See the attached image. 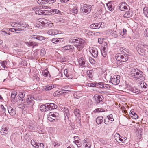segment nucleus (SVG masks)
<instances>
[{
  "instance_id": "61",
  "label": "nucleus",
  "mask_w": 148,
  "mask_h": 148,
  "mask_svg": "<svg viewBox=\"0 0 148 148\" xmlns=\"http://www.w3.org/2000/svg\"><path fill=\"white\" fill-rule=\"evenodd\" d=\"M34 42H27V44L29 46H33Z\"/></svg>"
},
{
  "instance_id": "38",
  "label": "nucleus",
  "mask_w": 148,
  "mask_h": 148,
  "mask_svg": "<svg viewBox=\"0 0 148 148\" xmlns=\"http://www.w3.org/2000/svg\"><path fill=\"white\" fill-rule=\"evenodd\" d=\"M31 144L35 148L36 147L37 145V142L34 140H32L31 141Z\"/></svg>"
},
{
  "instance_id": "28",
  "label": "nucleus",
  "mask_w": 148,
  "mask_h": 148,
  "mask_svg": "<svg viewBox=\"0 0 148 148\" xmlns=\"http://www.w3.org/2000/svg\"><path fill=\"white\" fill-rule=\"evenodd\" d=\"M60 39L59 38H53L51 40L53 43L56 44L57 42H59L60 41V42H62L61 41V40H60Z\"/></svg>"
},
{
  "instance_id": "24",
  "label": "nucleus",
  "mask_w": 148,
  "mask_h": 148,
  "mask_svg": "<svg viewBox=\"0 0 148 148\" xmlns=\"http://www.w3.org/2000/svg\"><path fill=\"white\" fill-rule=\"evenodd\" d=\"M47 106H46V103L45 105H41L40 107V109L42 111L46 112L47 111Z\"/></svg>"
},
{
  "instance_id": "1",
  "label": "nucleus",
  "mask_w": 148,
  "mask_h": 148,
  "mask_svg": "<svg viewBox=\"0 0 148 148\" xmlns=\"http://www.w3.org/2000/svg\"><path fill=\"white\" fill-rule=\"evenodd\" d=\"M130 71L132 73L131 76L133 78L143 80L144 79L143 73L139 70L134 68H132Z\"/></svg>"
},
{
  "instance_id": "15",
  "label": "nucleus",
  "mask_w": 148,
  "mask_h": 148,
  "mask_svg": "<svg viewBox=\"0 0 148 148\" xmlns=\"http://www.w3.org/2000/svg\"><path fill=\"white\" fill-rule=\"evenodd\" d=\"M102 23L103 22H99L92 24L90 25V27L92 29H99L101 27Z\"/></svg>"
},
{
  "instance_id": "39",
  "label": "nucleus",
  "mask_w": 148,
  "mask_h": 148,
  "mask_svg": "<svg viewBox=\"0 0 148 148\" xmlns=\"http://www.w3.org/2000/svg\"><path fill=\"white\" fill-rule=\"evenodd\" d=\"M111 36L114 38H116L118 36V34L116 32L112 31L111 32Z\"/></svg>"
},
{
  "instance_id": "62",
  "label": "nucleus",
  "mask_w": 148,
  "mask_h": 148,
  "mask_svg": "<svg viewBox=\"0 0 148 148\" xmlns=\"http://www.w3.org/2000/svg\"><path fill=\"white\" fill-rule=\"evenodd\" d=\"M40 20V22L41 23L42 25H44L45 24V22H44V21H45V19L42 18Z\"/></svg>"
},
{
  "instance_id": "37",
  "label": "nucleus",
  "mask_w": 148,
  "mask_h": 148,
  "mask_svg": "<svg viewBox=\"0 0 148 148\" xmlns=\"http://www.w3.org/2000/svg\"><path fill=\"white\" fill-rule=\"evenodd\" d=\"M106 5L110 11H112L114 9V7L112 6L110 3H108L106 4Z\"/></svg>"
},
{
  "instance_id": "36",
  "label": "nucleus",
  "mask_w": 148,
  "mask_h": 148,
  "mask_svg": "<svg viewBox=\"0 0 148 148\" xmlns=\"http://www.w3.org/2000/svg\"><path fill=\"white\" fill-rule=\"evenodd\" d=\"M13 24H14V26H12L14 27H20L21 26V22H14L12 23Z\"/></svg>"
},
{
  "instance_id": "5",
  "label": "nucleus",
  "mask_w": 148,
  "mask_h": 148,
  "mask_svg": "<svg viewBox=\"0 0 148 148\" xmlns=\"http://www.w3.org/2000/svg\"><path fill=\"white\" fill-rule=\"evenodd\" d=\"M47 7L44 6H39L34 7L32 10L34 11L36 14L42 15L45 14V12L42 9H46Z\"/></svg>"
},
{
  "instance_id": "29",
  "label": "nucleus",
  "mask_w": 148,
  "mask_h": 148,
  "mask_svg": "<svg viewBox=\"0 0 148 148\" xmlns=\"http://www.w3.org/2000/svg\"><path fill=\"white\" fill-rule=\"evenodd\" d=\"M64 111L65 114V117H66V116L68 119L70 116V114L69 112L68 109L64 108Z\"/></svg>"
},
{
  "instance_id": "13",
  "label": "nucleus",
  "mask_w": 148,
  "mask_h": 148,
  "mask_svg": "<svg viewBox=\"0 0 148 148\" xmlns=\"http://www.w3.org/2000/svg\"><path fill=\"white\" fill-rule=\"evenodd\" d=\"M62 48L63 51H66L67 50L73 52L75 51L74 47L71 45H66L63 47Z\"/></svg>"
},
{
  "instance_id": "8",
  "label": "nucleus",
  "mask_w": 148,
  "mask_h": 148,
  "mask_svg": "<svg viewBox=\"0 0 148 148\" xmlns=\"http://www.w3.org/2000/svg\"><path fill=\"white\" fill-rule=\"evenodd\" d=\"M129 6L125 2H122L120 5L119 9L122 11H128Z\"/></svg>"
},
{
  "instance_id": "54",
  "label": "nucleus",
  "mask_w": 148,
  "mask_h": 148,
  "mask_svg": "<svg viewBox=\"0 0 148 148\" xmlns=\"http://www.w3.org/2000/svg\"><path fill=\"white\" fill-rule=\"evenodd\" d=\"M103 41V38H99L98 39V42L99 44H102Z\"/></svg>"
},
{
  "instance_id": "25",
  "label": "nucleus",
  "mask_w": 148,
  "mask_h": 148,
  "mask_svg": "<svg viewBox=\"0 0 148 148\" xmlns=\"http://www.w3.org/2000/svg\"><path fill=\"white\" fill-rule=\"evenodd\" d=\"M87 74L88 77L90 78H91L93 77V71L92 70L87 71L86 72Z\"/></svg>"
},
{
  "instance_id": "42",
  "label": "nucleus",
  "mask_w": 148,
  "mask_h": 148,
  "mask_svg": "<svg viewBox=\"0 0 148 148\" xmlns=\"http://www.w3.org/2000/svg\"><path fill=\"white\" fill-rule=\"evenodd\" d=\"M1 66L3 67V68H7L6 66L7 64V62L5 61H4L1 62Z\"/></svg>"
},
{
  "instance_id": "40",
  "label": "nucleus",
  "mask_w": 148,
  "mask_h": 148,
  "mask_svg": "<svg viewBox=\"0 0 148 148\" xmlns=\"http://www.w3.org/2000/svg\"><path fill=\"white\" fill-rule=\"evenodd\" d=\"M47 0H38V3L40 4H45L47 3Z\"/></svg>"
},
{
  "instance_id": "11",
  "label": "nucleus",
  "mask_w": 148,
  "mask_h": 148,
  "mask_svg": "<svg viewBox=\"0 0 148 148\" xmlns=\"http://www.w3.org/2000/svg\"><path fill=\"white\" fill-rule=\"evenodd\" d=\"M47 111H50L52 110L56 109L57 108V106L53 103H46Z\"/></svg>"
},
{
  "instance_id": "18",
  "label": "nucleus",
  "mask_w": 148,
  "mask_h": 148,
  "mask_svg": "<svg viewBox=\"0 0 148 148\" xmlns=\"http://www.w3.org/2000/svg\"><path fill=\"white\" fill-rule=\"evenodd\" d=\"M111 81L113 84L115 85L118 84L120 82L118 78L116 76H114L113 78H111Z\"/></svg>"
},
{
  "instance_id": "22",
  "label": "nucleus",
  "mask_w": 148,
  "mask_h": 148,
  "mask_svg": "<svg viewBox=\"0 0 148 148\" xmlns=\"http://www.w3.org/2000/svg\"><path fill=\"white\" fill-rule=\"evenodd\" d=\"M42 89V90L43 91L46 90L47 91H49L52 89V86L51 85H48L47 86H43Z\"/></svg>"
},
{
  "instance_id": "35",
  "label": "nucleus",
  "mask_w": 148,
  "mask_h": 148,
  "mask_svg": "<svg viewBox=\"0 0 148 148\" xmlns=\"http://www.w3.org/2000/svg\"><path fill=\"white\" fill-rule=\"evenodd\" d=\"M143 13L145 16L148 18V8L147 7L144 8Z\"/></svg>"
},
{
  "instance_id": "16",
  "label": "nucleus",
  "mask_w": 148,
  "mask_h": 148,
  "mask_svg": "<svg viewBox=\"0 0 148 148\" xmlns=\"http://www.w3.org/2000/svg\"><path fill=\"white\" fill-rule=\"evenodd\" d=\"M89 51L90 52L91 54L94 57L96 58L97 57L98 54V52L96 48H92Z\"/></svg>"
},
{
  "instance_id": "21",
  "label": "nucleus",
  "mask_w": 148,
  "mask_h": 148,
  "mask_svg": "<svg viewBox=\"0 0 148 148\" xmlns=\"http://www.w3.org/2000/svg\"><path fill=\"white\" fill-rule=\"evenodd\" d=\"M103 117L101 116H99L96 119V122L98 125L100 124L103 121Z\"/></svg>"
},
{
  "instance_id": "46",
  "label": "nucleus",
  "mask_w": 148,
  "mask_h": 148,
  "mask_svg": "<svg viewBox=\"0 0 148 148\" xmlns=\"http://www.w3.org/2000/svg\"><path fill=\"white\" fill-rule=\"evenodd\" d=\"M101 51H107V48L106 45H104V47L103 46L101 47Z\"/></svg>"
},
{
  "instance_id": "43",
  "label": "nucleus",
  "mask_w": 148,
  "mask_h": 148,
  "mask_svg": "<svg viewBox=\"0 0 148 148\" xmlns=\"http://www.w3.org/2000/svg\"><path fill=\"white\" fill-rule=\"evenodd\" d=\"M44 145L42 143H37L36 147L37 148H43L44 147Z\"/></svg>"
},
{
  "instance_id": "34",
  "label": "nucleus",
  "mask_w": 148,
  "mask_h": 148,
  "mask_svg": "<svg viewBox=\"0 0 148 148\" xmlns=\"http://www.w3.org/2000/svg\"><path fill=\"white\" fill-rule=\"evenodd\" d=\"M25 93V92L24 91L19 92L18 95L21 99H22L24 97Z\"/></svg>"
},
{
  "instance_id": "30",
  "label": "nucleus",
  "mask_w": 148,
  "mask_h": 148,
  "mask_svg": "<svg viewBox=\"0 0 148 148\" xmlns=\"http://www.w3.org/2000/svg\"><path fill=\"white\" fill-rule=\"evenodd\" d=\"M42 74L43 76L45 77L48 76L49 75V72L47 69H45L42 71Z\"/></svg>"
},
{
  "instance_id": "44",
  "label": "nucleus",
  "mask_w": 148,
  "mask_h": 148,
  "mask_svg": "<svg viewBox=\"0 0 148 148\" xmlns=\"http://www.w3.org/2000/svg\"><path fill=\"white\" fill-rule=\"evenodd\" d=\"M52 12L53 13H54L55 14H61V11L56 9H55L53 10Z\"/></svg>"
},
{
  "instance_id": "26",
  "label": "nucleus",
  "mask_w": 148,
  "mask_h": 148,
  "mask_svg": "<svg viewBox=\"0 0 148 148\" xmlns=\"http://www.w3.org/2000/svg\"><path fill=\"white\" fill-rule=\"evenodd\" d=\"M34 39H36L40 40H43L45 39V38L40 35H36L34 36Z\"/></svg>"
},
{
  "instance_id": "4",
  "label": "nucleus",
  "mask_w": 148,
  "mask_h": 148,
  "mask_svg": "<svg viewBox=\"0 0 148 148\" xmlns=\"http://www.w3.org/2000/svg\"><path fill=\"white\" fill-rule=\"evenodd\" d=\"M147 47V45H144L143 43L141 42L137 46L136 49L138 53L141 55L144 56L145 55L146 51L144 48Z\"/></svg>"
},
{
  "instance_id": "33",
  "label": "nucleus",
  "mask_w": 148,
  "mask_h": 148,
  "mask_svg": "<svg viewBox=\"0 0 148 148\" xmlns=\"http://www.w3.org/2000/svg\"><path fill=\"white\" fill-rule=\"evenodd\" d=\"M78 12V10L76 8H73L72 10H70V13L73 15L77 14V13Z\"/></svg>"
},
{
  "instance_id": "52",
  "label": "nucleus",
  "mask_w": 148,
  "mask_h": 148,
  "mask_svg": "<svg viewBox=\"0 0 148 148\" xmlns=\"http://www.w3.org/2000/svg\"><path fill=\"white\" fill-rule=\"evenodd\" d=\"M85 33L88 36H90L92 35L91 33H92V32H91L88 30H86Z\"/></svg>"
},
{
  "instance_id": "2",
  "label": "nucleus",
  "mask_w": 148,
  "mask_h": 148,
  "mask_svg": "<svg viewBox=\"0 0 148 148\" xmlns=\"http://www.w3.org/2000/svg\"><path fill=\"white\" fill-rule=\"evenodd\" d=\"M115 57L117 60L122 62L127 61L129 58L128 55L125 53L123 51H121V53L116 54Z\"/></svg>"
},
{
  "instance_id": "50",
  "label": "nucleus",
  "mask_w": 148,
  "mask_h": 148,
  "mask_svg": "<svg viewBox=\"0 0 148 148\" xmlns=\"http://www.w3.org/2000/svg\"><path fill=\"white\" fill-rule=\"evenodd\" d=\"M104 110L102 108H97L95 109V110L94 111L97 112H103Z\"/></svg>"
},
{
  "instance_id": "10",
  "label": "nucleus",
  "mask_w": 148,
  "mask_h": 148,
  "mask_svg": "<svg viewBox=\"0 0 148 148\" xmlns=\"http://www.w3.org/2000/svg\"><path fill=\"white\" fill-rule=\"evenodd\" d=\"M103 99V96L101 95H95L93 97V99L96 103H99Z\"/></svg>"
},
{
  "instance_id": "20",
  "label": "nucleus",
  "mask_w": 148,
  "mask_h": 148,
  "mask_svg": "<svg viewBox=\"0 0 148 148\" xmlns=\"http://www.w3.org/2000/svg\"><path fill=\"white\" fill-rule=\"evenodd\" d=\"M130 114L131 117L134 119H136L138 118V115L134 111V110H131Z\"/></svg>"
},
{
  "instance_id": "60",
  "label": "nucleus",
  "mask_w": 148,
  "mask_h": 148,
  "mask_svg": "<svg viewBox=\"0 0 148 148\" xmlns=\"http://www.w3.org/2000/svg\"><path fill=\"white\" fill-rule=\"evenodd\" d=\"M24 105L23 104H19L18 105V107L20 108H24Z\"/></svg>"
},
{
  "instance_id": "7",
  "label": "nucleus",
  "mask_w": 148,
  "mask_h": 148,
  "mask_svg": "<svg viewBox=\"0 0 148 148\" xmlns=\"http://www.w3.org/2000/svg\"><path fill=\"white\" fill-rule=\"evenodd\" d=\"M34 97L32 95H28L27 99V102L30 108H32L34 103Z\"/></svg>"
},
{
  "instance_id": "48",
  "label": "nucleus",
  "mask_w": 148,
  "mask_h": 148,
  "mask_svg": "<svg viewBox=\"0 0 148 148\" xmlns=\"http://www.w3.org/2000/svg\"><path fill=\"white\" fill-rule=\"evenodd\" d=\"M0 108L2 110V112H3V114H4L5 113V112L6 111L5 108L3 106L2 104L1 105Z\"/></svg>"
},
{
  "instance_id": "55",
  "label": "nucleus",
  "mask_w": 148,
  "mask_h": 148,
  "mask_svg": "<svg viewBox=\"0 0 148 148\" xmlns=\"http://www.w3.org/2000/svg\"><path fill=\"white\" fill-rule=\"evenodd\" d=\"M28 26V24L26 23H21V26L23 27H27Z\"/></svg>"
},
{
  "instance_id": "47",
  "label": "nucleus",
  "mask_w": 148,
  "mask_h": 148,
  "mask_svg": "<svg viewBox=\"0 0 148 148\" xmlns=\"http://www.w3.org/2000/svg\"><path fill=\"white\" fill-rule=\"evenodd\" d=\"M107 117L108 119V120H109L112 121H114V119L113 118V115L112 114L108 115L107 116Z\"/></svg>"
},
{
  "instance_id": "9",
  "label": "nucleus",
  "mask_w": 148,
  "mask_h": 148,
  "mask_svg": "<svg viewBox=\"0 0 148 148\" xmlns=\"http://www.w3.org/2000/svg\"><path fill=\"white\" fill-rule=\"evenodd\" d=\"M8 132V125H3L1 129L0 132L1 135H5L7 134Z\"/></svg>"
},
{
  "instance_id": "27",
  "label": "nucleus",
  "mask_w": 148,
  "mask_h": 148,
  "mask_svg": "<svg viewBox=\"0 0 148 148\" xmlns=\"http://www.w3.org/2000/svg\"><path fill=\"white\" fill-rule=\"evenodd\" d=\"M132 14L131 12L127 11H126V13L124 14L123 16L124 17L129 18L131 17Z\"/></svg>"
},
{
  "instance_id": "59",
  "label": "nucleus",
  "mask_w": 148,
  "mask_h": 148,
  "mask_svg": "<svg viewBox=\"0 0 148 148\" xmlns=\"http://www.w3.org/2000/svg\"><path fill=\"white\" fill-rule=\"evenodd\" d=\"M88 140L87 138H86L83 141V143L84 144H88Z\"/></svg>"
},
{
  "instance_id": "32",
  "label": "nucleus",
  "mask_w": 148,
  "mask_h": 148,
  "mask_svg": "<svg viewBox=\"0 0 148 148\" xmlns=\"http://www.w3.org/2000/svg\"><path fill=\"white\" fill-rule=\"evenodd\" d=\"M58 116H47L48 120L50 121L53 122V120H55L57 118Z\"/></svg>"
},
{
  "instance_id": "63",
  "label": "nucleus",
  "mask_w": 148,
  "mask_h": 148,
  "mask_svg": "<svg viewBox=\"0 0 148 148\" xmlns=\"http://www.w3.org/2000/svg\"><path fill=\"white\" fill-rule=\"evenodd\" d=\"M66 77L69 79H71L73 77V75H69V74H68V75L66 76Z\"/></svg>"
},
{
  "instance_id": "56",
  "label": "nucleus",
  "mask_w": 148,
  "mask_h": 148,
  "mask_svg": "<svg viewBox=\"0 0 148 148\" xmlns=\"http://www.w3.org/2000/svg\"><path fill=\"white\" fill-rule=\"evenodd\" d=\"M101 54H102V56H103L104 57H106V55H107V51H101Z\"/></svg>"
},
{
  "instance_id": "58",
  "label": "nucleus",
  "mask_w": 148,
  "mask_h": 148,
  "mask_svg": "<svg viewBox=\"0 0 148 148\" xmlns=\"http://www.w3.org/2000/svg\"><path fill=\"white\" fill-rule=\"evenodd\" d=\"M10 30L12 32H15V31L19 30L13 28L10 29Z\"/></svg>"
},
{
  "instance_id": "53",
  "label": "nucleus",
  "mask_w": 148,
  "mask_h": 148,
  "mask_svg": "<svg viewBox=\"0 0 148 148\" xmlns=\"http://www.w3.org/2000/svg\"><path fill=\"white\" fill-rule=\"evenodd\" d=\"M141 86L142 87H143L145 88H146L147 87V85L146 83L143 82V83H141Z\"/></svg>"
},
{
  "instance_id": "17",
  "label": "nucleus",
  "mask_w": 148,
  "mask_h": 148,
  "mask_svg": "<svg viewBox=\"0 0 148 148\" xmlns=\"http://www.w3.org/2000/svg\"><path fill=\"white\" fill-rule=\"evenodd\" d=\"M126 89L127 90H129L131 91L133 93L138 94L140 92V91L138 89H136V88H131L129 86V88H128V86L127 87H126Z\"/></svg>"
},
{
  "instance_id": "12",
  "label": "nucleus",
  "mask_w": 148,
  "mask_h": 148,
  "mask_svg": "<svg viewBox=\"0 0 148 148\" xmlns=\"http://www.w3.org/2000/svg\"><path fill=\"white\" fill-rule=\"evenodd\" d=\"M74 113L76 117V120L78 122H80L81 120L80 111L78 109H75Z\"/></svg>"
},
{
  "instance_id": "23",
  "label": "nucleus",
  "mask_w": 148,
  "mask_h": 148,
  "mask_svg": "<svg viewBox=\"0 0 148 148\" xmlns=\"http://www.w3.org/2000/svg\"><path fill=\"white\" fill-rule=\"evenodd\" d=\"M79 65L82 66H84L85 64V60L83 58H81L79 60Z\"/></svg>"
},
{
  "instance_id": "3",
  "label": "nucleus",
  "mask_w": 148,
  "mask_h": 148,
  "mask_svg": "<svg viewBox=\"0 0 148 148\" xmlns=\"http://www.w3.org/2000/svg\"><path fill=\"white\" fill-rule=\"evenodd\" d=\"M70 42L73 43H76L75 46L77 47V49L79 50L80 49H82L84 47V40L82 39H79L78 40L77 39H71Z\"/></svg>"
},
{
  "instance_id": "49",
  "label": "nucleus",
  "mask_w": 148,
  "mask_h": 148,
  "mask_svg": "<svg viewBox=\"0 0 148 148\" xmlns=\"http://www.w3.org/2000/svg\"><path fill=\"white\" fill-rule=\"evenodd\" d=\"M63 88H62V90L61 91H59L58 92V94H62L63 93H65L67 92V91H68V90H64V89H62Z\"/></svg>"
},
{
  "instance_id": "41",
  "label": "nucleus",
  "mask_w": 148,
  "mask_h": 148,
  "mask_svg": "<svg viewBox=\"0 0 148 148\" xmlns=\"http://www.w3.org/2000/svg\"><path fill=\"white\" fill-rule=\"evenodd\" d=\"M17 94L15 92H12L11 94V97L12 99H11V101L12 102L14 101V99L15 100V99Z\"/></svg>"
},
{
  "instance_id": "14",
  "label": "nucleus",
  "mask_w": 148,
  "mask_h": 148,
  "mask_svg": "<svg viewBox=\"0 0 148 148\" xmlns=\"http://www.w3.org/2000/svg\"><path fill=\"white\" fill-rule=\"evenodd\" d=\"M15 108L14 107L9 106L8 108V110L9 113L12 116H14L16 114Z\"/></svg>"
},
{
  "instance_id": "6",
  "label": "nucleus",
  "mask_w": 148,
  "mask_h": 148,
  "mask_svg": "<svg viewBox=\"0 0 148 148\" xmlns=\"http://www.w3.org/2000/svg\"><path fill=\"white\" fill-rule=\"evenodd\" d=\"M91 5L85 4L82 6L81 8H82V11L83 13H88L91 11Z\"/></svg>"
},
{
  "instance_id": "51",
  "label": "nucleus",
  "mask_w": 148,
  "mask_h": 148,
  "mask_svg": "<svg viewBox=\"0 0 148 148\" xmlns=\"http://www.w3.org/2000/svg\"><path fill=\"white\" fill-rule=\"evenodd\" d=\"M120 135L118 133H116L115 135V139L116 141L118 140V139L120 138Z\"/></svg>"
},
{
  "instance_id": "31",
  "label": "nucleus",
  "mask_w": 148,
  "mask_h": 148,
  "mask_svg": "<svg viewBox=\"0 0 148 148\" xmlns=\"http://www.w3.org/2000/svg\"><path fill=\"white\" fill-rule=\"evenodd\" d=\"M59 114L56 112H50L47 115V116H58Z\"/></svg>"
},
{
  "instance_id": "19",
  "label": "nucleus",
  "mask_w": 148,
  "mask_h": 148,
  "mask_svg": "<svg viewBox=\"0 0 148 148\" xmlns=\"http://www.w3.org/2000/svg\"><path fill=\"white\" fill-rule=\"evenodd\" d=\"M47 33L49 35H53L58 34L59 32L56 30L50 29L48 31Z\"/></svg>"
},
{
  "instance_id": "57",
  "label": "nucleus",
  "mask_w": 148,
  "mask_h": 148,
  "mask_svg": "<svg viewBox=\"0 0 148 148\" xmlns=\"http://www.w3.org/2000/svg\"><path fill=\"white\" fill-rule=\"evenodd\" d=\"M88 86L90 87H95L96 86V84L93 83H88Z\"/></svg>"
},
{
  "instance_id": "64",
  "label": "nucleus",
  "mask_w": 148,
  "mask_h": 148,
  "mask_svg": "<svg viewBox=\"0 0 148 148\" xmlns=\"http://www.w3.org/2000/svg\"><path fill=\"white\" fill-rule=\"evenodd\" d=\"M35 127V126L33 125H32L31 124L30 125L29 127V129L31 130H33L34 128Z\"/></svg>"
},
{
  "instance_id": "45",
  "label": "nucleus",
  "mask_w": 148,
  "mask_h": 148,
  "mask_svg": "<svg viewBox=\"0 0 148 148\" xmlns=\"http://www.w3.org/2000/svg\"><path fill=\"white\" fill-rule=\"evenodd\" d=\"M89 61L91 64H95L96 62L91 57H89Z\"/></svg>"
}]
</instances>
